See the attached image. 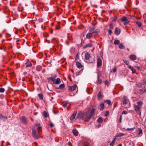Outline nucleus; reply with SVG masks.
Masks as SVG:
<instances>
[{
  "label": "nucleus",
  "instance_id": "nucleus-11",
  "mask_svg": "<svg viewBox=\"0 0 146 146\" xmlns=\"http://www.w3.org/2000/svg\"><path fill=\"white\" fill-rule=\"evenodd\" d=\"M77 87V86L76 84H74L73 86H70L69 87L68 90L69 91H74L75 90L76 88Z\"/></svg>",
  "mask_w": 146,
  "mask_h": 146
},
{
  "label": "nucleus",
  "instance_id": "nucleus-3",
  "mask_svg": "<svg viewBox=\"0 0 146 146\" xmlns=\"http://www.w3.org/2000/svg\"><path fill=\"white\" fill-rule=\"evenodd\" d=\"M32 135L33 137L35 139H38L39 137L38 135L37 134L35 128H33L32 129Z\"/></svg>",
  "mask_w": 146,
  "mask_h": 146
},
{
  "label": "nucleus",
  "instance_id": "nucleus-18",
  "mask_svg": "<svg viewBox=\"0 0 146 146\" xmlns=\"http://www.w3.org/2000/svg\"><path fill=\"white\" fill-rule=\"evenodd\" d=\"M7 119V117L3 115L2 114L0 115V119L3 121H5V120Z\"/></svg>",
  "mask_w": 146,
  "mask_h": 146
},
{
  "label": "nucleus",
  "instance_id": "nucleus-34",
  "mask_svg": "<svg viewBox=\"0 0 146 146\" xmlns=\"http://www.w3.org/2000/svg\"><path fill=\"white\" fill-rule=\"evenodd\" d=\"M42 69V67L41 66H38L36 67V70L38 71H40Z\"/></svg>",
  "mask_w": 146,
  "mask_h": 146
},
{
  "label": "nucleus",
  "instance_id": "nucleus-54",
  "mask_svg": "<svg viewBox=\"0 0 146 146\" xmlns=\"http://www.w3.org/2000/svg\"><path fill=\"white\" fill-rule=\"evenodd\" d=\"M117 69L115 68H114L113 70V72H115L116 71Z\"/></svg>",
  "mask_w": 146,
  "mask_h": 146
},
{
  "label": "nucleus",
  "instance_id": "nucleus-26",
  "mask_svg": "<svg viewBox=\"0 0 146 146\" xmlns=\"http://www.w3.org/2000/svg\"><path fill=\"white\" fill-rule=\"evenodd\" d=\"M128 67L131 70L133 73H135V72L136 70L135 69L133 68L132 66L129 65L128 66Z\"/></svg>",
  "mask_w": 146,
  "mask_h": 146
},
{
  "label": "nucleus",
  "instance_id": "nucleus-7",
  "mask_svg": "<svg viewBox=\"0 0 146 146\" xmlns=\"http://www.w3.org/2000/svg\"><path fill=\"white\" fill-rule=\"evenodd\" d=\"M77 118L78 119H82L83 117V113L81 111H79L78 112L77 115Z\"/></svg>",
  "mask_w": 146,
  "mask_h": 146
},
{
  "label": "nucleus",
  "instance_id": "nucleus-48",
  "mask_svg": "<svg viewBox=\"0 0 146 146\" xmlns=\"http://www.w3.org/2000/svg\"><path fill=\"white\" fill-rule=\"evenodd\" d=\"M115 142L114 141H112L111 143L110 144V145L111 146H113Z\"/></svg>",
  "mask_w": 146,
  "mask_h": 146
},
{
  "label": "nucleus",
  "instance_id": "nucleus-50",
  "mask_svg": "<svg viewBox=\"0 0 146 146\" xmlns=\"http://www.w3.org/2000/svg\"><path fill=\"white\" fill-rule=\"evenodd\" d=\"M122 114H126L127 113V112L126 111H123L122 113Z\"/></svg>",
  "mask_w": 146,
  "mask_h": 146
},
{
  "label": "nucleus",
  "instance_id": "nucleus-35",
  "mask_svg": "<svg viewBox=\"0 0 146 146\" xmlns=\"http://www.w3.org/2000/svg\"><path fill=\"white\" fill-rule=\"evenodd\" d=\"M136 24L139 27H141L142 25V24L141 22L138 21H137L136 22Z\"/></svg>",
  "mask_w": 146,
  "mask_h": 146
},
{
  "label": "nucleus",
  "instance_id": "nucleus-51",
  "mask_svg": "<svg viewBox=\"0 0 146 146\" xmlns=\"http://www.w3.org/2000/svg\"><path fill=\"white\" fill-rule=\"evenodd\" d=\"M67 104V103L65 102L63 104V106L64 107H66Z\"/></svg>",
  "mask_w": 146,
  "mask_h": 146
},
{
  "label": "nucleus",
  "instance_id": "nucleus-42",
  "mask_svg": "<svg viewBox=\"0 0 146 146\" xmlns=\"http://www.w3.org/2000/svg\"><path fill=\"white\" fill-rule=\"evenodd\" d=\"M123 62L126 65H128L129 64V62L126 60H123Z\"/></svg>",
  "mask_w": 146,
  "mask_h": 146
},
{
  "label": "nucleus",
  "instance_id": "nucleus-29",
  "mask_svg": "<svg viewBox=\"0 0 146 146\" xmlns=\"http://www.w3.org/2000/svg\"><path fill=\"white\" fill-rule=\"evenodd\" d=\"M138 134L140 136H141L142 135V130L141 129V128H138Z\"/></svg>",
  "mask_w": 146,
  "mask_h": 146
},
{
  "label": "nucleus",
  "instance_id": "nucleus-12",
  "mask_svg": "<svg viewBox=\"0 0 146 146\" xmlns=\"http://www.w3.org/2000/svg\"><path fill=\"white\" fill-rule=\"evenodd\" d=\"M76 65L78 69H82V68H83V66H82L81 63L79 62H76Z\"/></svg>",
  "mask_w": 146,
  "mask_h": 146
},
{
  "label": "nucleus",
  "instance_id": "nucleus-30",
  "mask_svg": "<svg viewBox=\"0 0 146 146\" xmlns=\"http://www.w3.org/2000/svg\"><path fill=\"white\" fill-rule=\"evenodd\" d=\"M118 47L120 49H125V47L122 44H119L118 45Z\"/></svg>",
  "mask_w": 146,
  "mask_h": 146
},
{
  "label": "nucleus",
  "instance_id": "nucleus-20",
  "mask_svg": "<svg viewBox=\"0 0 146 146\" xmlns=\"http://www.w3.org/2000/svg\"><path fill=\"white\" fill-rule=\"evenodd\" d=\"M92 33L90 32L88 33L86 35V37L87 38H90L93 36Z\"/></svg>",
  "mask_w": 146,
  "mask_h": 146
},
{
  "label": "nucleus",
  "instance_id": "nucleus-27",
  "mask_svg": "<svg viewBox=\"0 0 146 146\" xmlns=\"http://www.w3.org/2000/svg\"><path fill=\"white\" fill-rule=\"evenodd\" d=\"M102 96L101 93V92L100 91L98 92V93L97 95V97H98V99L99 100H100L102 98Z\"/></svg>",
  "mask_w": 146,
  "mask_h": 146
},
{
  "label": "nucleus",
  "instance_id": "nucleus-60",
  "mask_svg": "<svg viewBox=\"0 0 146 146\" xmlns=\"http://www.w3.org/2000/svg\"><path fill=\"white\" fill-rule=\"evenodd\" d=\"M117 103L116 102L115 103V105L114 106V108H115L116 107V106H117Z\"/></svg>",
  "mask_w": 146,
  "mask_h": 146
},
{
  "label": "nucleus",
  "instance_id": "nucleus-40",
  "mask_svg": "<svg viewBox=\"0 0 146 146\" xmlns=\"http://www.w3.org/2000/svg\"><path fill=\"white\" fill-rule=\"evenodd\" d=\"M104 102L109 105H110L111 103V101L109 100H106L104 101Z\"/></svg>",
  "mask_w": 146,
  "mask_h": 146
},
{
  "label": "nucleus",
  "instance_id": "nucleus-36",
  "mask_svg": "<svg viewBox=\"0 0 146 146\" xmlns=\"http://www.w3.org/2000/svg\"><path fill=\"white\" fill-rule=\"evenodd\" d=\"M55 78L54 77H50L48 78V80L52 81L53 82V81H54Z\"/></svg>",
  "mask_w": 146,
  "mask_h": 146
},
{
  "label": "nucleus",
  "instance_id": "nucleus-8",
  "mask_svg": "<svg viewBox=\"0 0 146 146\" xmlns=\"http://www.w3.org/2000/svg\"><path fill=\"white\" fill-rule=\"evenodd\" d=\"M102 63L101 59L100 58H98L97 61V67H99L101 66L102 65Z\"/></svg>",
  "mask_w": 146,
  "mask_h": 146
},
{
  "label": "nucleus",
  "instance_id": "nucleus-39",
  "mask_svg": "<svg viewBox=\"0 0 146 146\" xmlns=\"http://www.w3.org/2000/svg\"><path fill=\"white\" fill-rule=\"evenodd\" d=\"M137 105L138 106H139L141 108V106L143 105V102L141 101H139L137 102Z\"/></svg>",
  "mask_w": 146,
  "mask_h": 146
},
{
  "label": "nucleus",
  "instance_id": "nucleus-47",
  "mask_svg": "<svg viewBox=\"0 0 146 146\" xmlns=\"http://www.w3.org/2000/svg\"><path fill=\"white\" fill-rule=\"evenodd\" d=\"M110 29H111V30L112 29H113V25L112 24H111L110 25Z\"/></svg>",
  "mask_w": 146,
  "mask_h": 146
},
{
  "label": "nucleus",
  "instance_id": "nucleus-52",
  "mask_svg": "<svg viewBox=\"0 0 146 146\" xmlns=\"http://www.w3.org/2000/svg\"><path fill=\"white\" fill-rule=\"evenodd\" d=\"M49 125L50 127H52L54 126V124L52 123H51Z\"/></svg>",
  "mask_w": 146,
  "mask_h": 146
},
{
  "label": "nucleus",
  "instance_id": "nucleus-1",
  "mask_svg": "<svg viewBox=\"0 0 146 146\" xmlns=\"http://www.w3.org/2000/svg\"><path fill=\"white\" fill-rule=\"evenodd\" d=\"M95 110L93 109L89 113V111L83 113V117L82 120L85 122H88L91 118L95 115Z\"/></svg>",
  "mask_w": 146,
  "mask_h": 146
},
{
  "label": "nucleus",
  "instance_id": "nucleus-31",
  "mask_svg": "<svg viewBox=\"0 0 146 146\" xmlns=\"http://www.w3.org/2000/svg\"><path fill=\"white\" fill-rule=\"evenodd\" d=\"M100 110H103L104 108V103H101L100 105Z\"/></svg>",
  "mask_w": 146,
  "mask_h": 146
},
{
  "label": "nucleus",
  "instance_id": "nucleus-23",
  "mask_svg": "<svg viewBox=\"0 0 146 146\" xmlns=\"http://www.w3.org/2000/svg\"><path fill=\"white\" fill-rule=\"evenodd\" d=\"M123 105L127 104L128 103L129 100L127 99L125 97H124L123 98Z\"/></svg>",
  "mask_w": 146,
  "mask_h": 146
},
{
  "label": "nucleus",
  "instance_id": "nucleus-5",
  "mask_svg": "<svg viewBox=\"0 0 146 146\" xmlns=\"http://www.w3.org/2000/svg\"><path fill=\"white\" fill-rule=\"evenodd\" d=\"M41 124L40 123H38L37 122L36 124V126L37 127V130L38 132V133L39 134V133L42 131V127Z\"/></svg>",
  "mask_w": 146,
  "mask_h": 146
},
{
  "label": "nucleus",
  "instance_id": "nucleus-55",
  "mask_svg": "<svg viewBox=\"0 0 146 146\" xmlns=\"http://www.w3.org/2000/svg\"><path fill=\"white\" fill-rule=\"evenodd\" d=\"M78 58H79V56L78 55V54H77L76 56V60L78 59Z\"/></svg>",
  "mask_w": 146,
  "mask_h": 146
},
{
  "label": "nucleus",
  "instance_id": "nucleus-32",
  "mask_svg": "<svg viewBox=\"0 0 146 146\" xmlns=\"http://www.w3.org/2000/svg\"><path fill=\"white\" fill-rule=\"evenodd\" d=\"M97 121L100 123H101L103 122V119L101 117H99L97 120Z\"/></svg>",
  "mask_w": 146,
  "mask_h": 146
},
{
  "label": "nucleus",
  "instance_id": "nucleus-15",
  "mask_svg": "<svg viewBox=\"0 0 146 146\" xmlns=\"http://www.w3.org/2000/svg\"><path fill=\"white\" fill-rule=\"evenodd\" d=\"M61 81L60 79L59 78H57L56 81L55 79L54 81H53V83L54 84H59L60 83Z\"/></svg>",
  "mask_w": 146,
  "mask_h": 146
},
{
  "label": "nucleus",
  "instance_id": "nucleus-9",
  "mask_svg": "<svg viewBox=\"0 0 146 146\" xmlns=\"http://www.w3.org/2000/svg\"><path fill=\"white\" fill-rule=\"evenodd\" d=\"M121 33V30L118 28L116 27L115 29L114 33L116 35H119Z\"/></svg>",
  "mask_w": 146,
  "mask_h": 146
},
{
  "label": "nucleus",
  "instance_id": "nucleus-6",
  "mask_svg": "<svg viewBox=\"0 0 146 146\" xmlns=\"http://www.w3.org/2000/svg\"><path fill=\"white\" fill-rule=\"evenodd\" d=\"M97 82L98 84H100L102 83V79L100 78L101 76V74L100 72H97Z\"/></svg>",
  "mask_w": 146,
  "mask_h": 146
},
{
  "label": "nucleus",
  "instance_id": "nucleus-62",
  "mask_svg": "<svg viewBox=\"0 0 146 146\" xmlns=\"http://www.w3.org/2000/svg\"><path fill=\"white\" fill-rule=\"evenodd\" d=\"M116 137H115L113 139V141H114L115 142V140H116Z\"/></svg>",
  "mask_w": 146,
  "mask_h": 146
},
{
  "label": "nucleus",
  "instance_id": "nucleus-28",
  "mask_svg": "<svg viewBox=\"0 0 146 146\" xmlns=\"http://www.w3.org/2000/svg\"><path fill=\"white\" fill-rule=\"evenodd\" d=\"M100 31V29H96L95 31L93 32L92 33H95L96 34H98L99 33Z\"/></svg>",
  "mask_w": 146,
  "mask_h": 146
},
{
  "label": "nucleus",
  "instance_id": "nucleus-25",
  "mask_svg": "<svg viewBox=\"0 0 146 146\" xmlns=\"http://www.w3.org/2000/svg\"><path fill=\"white\" fill-rule=\"evenodd\" d=\"M125 134L123 133H119L116 134V136L117 137H121L124 135Z\"/></svg>",
  "mask_w": 146,
  "mask_h": 146
},
{
  "label": "nucleus",
  "instance_id": "nucleus-14",
  "mask_svg": "<svg viewBox=\"0 0 146 146\" xmlns=\"http://www.w3.org/2000/svg\"><path fill=\"white\" fill-rule=\"evenodd\" d=\"M91 57L90 54L88 52H86L85 55V58L86 60H88Z\"/></svg>",
  "mask_w": 146,
  "mask_h": 146
},
{
  "label": "nucleus",
  "instance_id": "nucleus-64",
  "mask_svg": "<svg viewBox=\"0 0 146 146\" xmlns=\"http://www.w3.org/2000/svg\"><path fill=\"white\" fill-rule=\"evenodd\" d=\"M122 145L121 144H120L118 145V146H122Z\"/></svg>",
  "mask_w": 146,
  "mask_h": 146
},
{
  "label": "nucleus",
  "instance_id": "nucleus-33",
  "mask_svg": "<svg viewBox=\"0 0 146 146\" xmlns=\"http://www.w3.org/2000/svg\"><path fill=\"white\" fill-rule=\"evenodd\" d=\"M65 87L64 85V84H60L59 87V88H57V89H61L64 88Z\"/></svg>",
  "mask_w": 146,
  "mask_h": 146
},
{
  "label": "nucleus",
  "instance_id": "nucleus-10",
  "mask_svg": "<svg viewBox=\"0 0 146 146\" xmlns=\"http://www.w3.org/2000/svg\"><path fill=\"white\" fill-rule=\"evenodd\" d=\"M21 121L23 124H27L28 120L25 117H23L21 118Z\"/></svg>",
  "mask_w": 146,
  "mask_h": 146
},
{
  "label": "nucleus",
  "instance_id": "nucleus-17",
  "mask_svg": "<svg viewBox=\"0 0 146 146\" xmlns=\"http://www.w3.org/2000/svg\"><path fill=\"white\" fill-rule=\"evenodd\" d=\"M129 58L132 60H135L137 59V57L134 54H131L129 57Z\"/></svg>",
  "mask_w": 146,
  "mask_h": 146
},
{
  "label": "nucleus",
  "instance_id": "nucleus-37",
  "mask_svg": "<svg viewBox=\"0 0 146 146\" xmlns=\"http://www.w3.org/2000/svg\"><path fill=\"white\" fill-rule=\"evenodd\" d=\"M120 43V41L118 39H116L114 41V43L115 44H118Z\"/></svg>",
  "mask_w": 146,
  "mask_h": 146
},
{
  "label": "nucleus",
  "instance_id": "nucleus-56",
  "mask_svg": "<svg viewBox=\"0 0 146 146\" xmlns=\"http://www.w3.org/2000/svg\"><path fill=\"white\" fill-rule=\"evenodd\" d=\"M122 115H120V118H119V120H120L119 122H121V119H122Z\"/></svg>",
  "mask_w": 146,
  "mask_h": 146
},
{
  "label": "nucleus",
  "instance_id": "nucleus-44",
  "mask_svg": "<svg viewBox=\"0 0 146 146\" xmlns=\"http://www.w3.org/2000/svg\"><path fill=\"white\" fill-rule=\"evenodd\" d=\"M5 90V89L3 88H0V92L1 93H3L4 92Z\"/></svg>",
  "mask_w": 146,
  "mask_h": 146
},
{
  "label": "nucleus",
  "instance_id": "nucleus-46",
  "mask_svg": "<svg viewBox=\"0 0 146 146\" xmlns=\"http://www.w3.org/2000/svg\"><path fill=\"white\" fill-rule=\"evenodd\" d=\"M112 31L111 29H109L108 30V33L109 35H111L112 33Z\"/></svg>",
  "mask_w": 146,
  "mask_h": 146
},
{
  "label": "nucleus",
  "instance_id": "nucleus-13",
  "mask_svg": "<svg viewBox=\"0 0 146 146\" xmlns=\"http://www.w3.org/2000/svg\"><path fill=\"white\" fill-rule=\"evenodd\" d=\"M83 70V68H82V69H81L80 70L78 68V69H77L76 72V76H78L79 75H80L82 72Z\"/></svg>",
  "mask_w": 146,
  "mask_h": 146
},
{
  "label": "nucleus",
  "instance_id": "nucleus-41",
  "mask_svg": "<svg viewBox=\"0 0 146 146\" xmlns=\"http://www.w3.org/2000/svg\"><path fill=\"white\" fill-rule=\"evenodd\" d=\"M43 115L45 117H48L47 113L45 111H43Z\"/></svg>",
  "mask_w": 146,
  "mask_h": 146
},
{
  "label": "nucleus",
  "instance_id": "nucleus-22",
  "mask_svg": "<svg viewBox=\"0 0 146 146\" xmlns=\"http://www.w3.org/2000/svg\"><path fill=\"white\" fill-rule=\"evenodd\" d=\"M72 132L74 135L75 136H76L78 135V131L76 129H73L72 130Z\"/></svg>",
  "mask_w": 146,
  "mask_h": 146
},
{
  "label": "nucleus",
  "instance_id": "nucleus-59",
  "mask_svg": "<svg viewBox=\"0 0 146 146\" xmlns=\"http://www.w3.org/2000/svg\"><path fill=\"white\" fill-rule=\"evenodd\" d=\"M134 129V128H127V130H131Z\"/></svg>",
  "mask_w": 146,
  "mask_h": 146
},
{
  "label": "nucleus",
  "instance_id": "nucleus-24",
  "mask_svg": "<svg viewBox=\"0 0 146 146\" xmlns=\"http://www.w3.org/2000/svg\"><path fill=\"white\" fill-rule=\"evenodd\" d=\"M25 64L27 67H31L32 65V64L29 62H27Z\"/></svg>",
  "mask_w": 146,
  "mask_h": 146
},
{
  "label": "nucleus",
  "instance_id": "nucleus-2",
  "mask_svg": "<svg viewBox=\"0 0 146 146\" xmlns=\"http://www.w3.org/2000/svg\"><path fill=\"white\" fill-rule=\"evenodd\" d=\"M120 20L122 22H124L123 24L125 25L128 24L130 23V21L125 16H123V17L121 18Z\"/></svg>",
  "mask_w": 146,
  "mask_h": 146
},
{
  "label": "nucleus",
  "instance_id": "nucleus-21",
  "mask_svg": "<svg viewBox=\"0 0 146 146\" xmlns=\"http://www.w3.org/2000/svg\"><path fill=\"white\" fill-rule=\"evenodd\" d=\"M76 113V111H75L74 112L70 117V120H72L75 118Z\"/></svg>",
  "mask_w": 146,
  "mask_h": 146
},
{
  "label": "nucleus",
  "instance_id": "nucleus-45",
  "mask_svg": "<svg viewBox=\"0 0 146 146\" xmlns=\"http://www.w3.org/2000/svg\"><path fill=\"white\" fill-rule=\"evenodd\" d=\"M90 145L87 142H84V146H89Z\"/></svg>",
  "mask_w": 146,
  "mask_h": 146
},
{
  "label": "nucleus",
  "instance_id": "nucleus-63",
  "mask_svg": "<svg viewBox=\"0 0 146 146\" xmlns=\"http://www.w3.org/2000/svg\"><path fill=\"white\" fill-rule=\"evenodd\" d=\"M130 107V106H129V105L128 106H126L125 108H129Z\"/></svg>",
  "mask_w": 146,
  "mask_h": 146
},
{
  "label": "nucleus",
  "instance_id": "nucleus-43",
  "mask_svg": "<svg viewBox=\"0 0 146 146\" xmlns=\"http://www.w3.org/2000/svg\"><path fill=\"white\" fill-rule=\"evenodd\" d=\"M95 29V28L94 27H90L89 29V31L91 33L92 31Z\"/></svg>",
  "mask_w": 146,
  "mask_h": 146
},
{
  "label": "nucleus",
  "instance_id": "nucleus-57",
  "mask_svg": "<svg viewBox=\"0 0 146 146\" xmlns=\"http://www.w3.org/2000/svg\"><path fill=\"white\" fill-rule=\"evenodd\" d=\"M108 81L107 80H106L105 82V85H106L108 84Z\"/></svg>",
  "mask_w": 146,
  "mask_h": 146
},
{
  "label": "nucleus",
  "instance_id": "nucleus-58",
  "mask_svg": "<svg viewBox=\"0 0 146 146\" xmlns=\"http://www.w3.org/2000/svg\"><path fill=\"white\" fill-rule=\"evenodd\" d=\"M60 26L56 27V29H57L59 30L60 29Z\"/></svg>",
  "mask_w": 146,
  "mask_h": 146
},
{
  "label": "nucleus",
  "instance_id": "nucleus-19",
  "mask_svg": "<svg viewBox=\"0 0 146 146\" xmlns=\"http://www.w3.org/2000/svg\"><path fill=\"white\" fill-rule=\"evenodd\" d=\"M146 89L145 88H142L141 89H139L138 90V92L139 93L143 94L146 92Z\"/></svg>",
  "mask_w": 146,
  "mask_h": 146
},
{
  "label": "nucleus",
  "instance_id": "nucleus-61",
  "mask_svg": "<svg viewBox=\"0 0 146 146\" xmlns=\"http://www.w3.org/2000/svg\"><path fill=\"white\" fill-rule=\"evenodd\" d=\"M101 126V123H100V124L98 125V127H99Z\"/></svg>",
  "mask_w": 146,
  "mask_h": 146
},
{
  "label": "nucleus",
  "instance_id": "nucleus-4",
  "mask_svg": "<svg viewBox=\"0 0 146 146\" xmlns=\"http://www.w3.org/2000/svg\"><path fill=\"white\" fill-rule=\"evenodd\" d=\"M133 106L135 111L137 112L138 115H141V112L140 108H141L138 105L135 104H134Z\"/></svg>",
  "mask_w": 146,
  "mask_h": 146
},
{
  "label": "nucleus",
  "instance_id": "nucleus-49",
  "mask_svg": "<svg viewBox=\"0 0 146 146\" xmlns=\"http://www.w3.org/2000/svg\"><path fill=\"white\" fill-rule=\"evenodd\" d=\"M109 114V112L108 111H106L105 112V116H107V115H108Z\"/></svg>",
  "mask_w": 146,
  "mask_h": 146
},
{
  "label": "nucleus",
  "instance_id": "nucleus-38",
  "mask_svg": "<svg viewBox=\"0 0 146 146\" xmlns=\"http://www.w3.org/2000/svg\"><path fill=\"white\" fill-rule=\"evenodd\" d=\"M38 96L39 97V98L41 100H42L43 99V95L42 94L40 93L38 94Z\"/></svg>",
  "mask_w": 146,
  "mask_h": 146
},
{
  "label": "nucleus",
  "instance_id": "nucleus-16",
  "mask_svg": "<svg viewBox=\"0 0 146 146\" xmlns=\"http://www.w3.org/2000/svg\"><path fill=\"white\" fill-rule=\"evenodd\" d=\"M92 46V44L91 43H89L84 45L83 47V48L84 49H85L88 47H91Z\"/></svg>",
  "mask_w": 146,
  "mask_h": 146
},
{
  "label": "nucleus",
  "instance_id": "nucleus-53",
  "mask_svg": "<svg viewBox=\"0 0 146 146\" xmlns=\"http://www.w3.org/2000/svg\"><path fill=\"white\" fill-rule=\"evenodd\" d=\"M117 17H114L113 19V21H116L117 20Z\"/></svg>",
  "mask_w": 146,
  "mask_h": 146
}]
</instances>
